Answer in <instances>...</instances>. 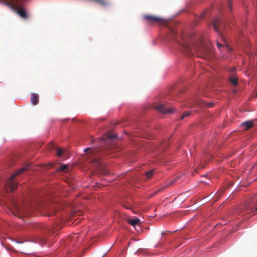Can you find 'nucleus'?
I'll list each match as a JSON object with an SVG mask.
<instances>
[{"label": "nucleus", "instance_id": "16", "mask_svg": "<svg viewBox=\"0 0 257 257\" xmlns=\"http://www.w3.org/2000/svg\"><path fill=\"white\" fill-rule=\"evenodd\" d=\"M190 114V112L189 111H186V112H185L181 116V119H183V118H184L185 117L189 116Z\"/></svg>", "mask_w": 257, "mask_h": 257}, {"label": "nucleus", "instance_id": "20", "mask_svg": "<svg viewBox=\"0 0 257 257\" xmlns=\"http://www.w3.org/2000/svg\"><path fill=\"white\" fill-rule=\"evenodd\" d=\"M221 24H222V27L221 28V30L222 29H224V25H225V24H223V22L222 21V20H221Z\"/></svg>", "mask_w": 257, "mask_h": 257}, {"label": "nucleus", "instance_id": "25", "mask_svg": "<svg viewBox=\"0 0 257 257\" xmlns=\"http://www.w3.org/2000/svg\"><path fill=\"white\" fill-rule=\"evenodd\" d=\"M96 162H97V164H98V165H100V162L99 160H96Z\"/></svg>", "mask_w": 257, "mask_h": 257}, {"label": "nucleus", "instance_id": "17", "mask_svg": "<svg viewBox=\"0 0 257 257\" xmlns=\"http://www.w3.org/2000/svg\"><path fill=\"white\" fill-rule=\"evenodd\" d=\"M227 6L230 11L232 10L231 0H227Z\"/></svg>", "mask_w": 257, "mask_h": 257}, {"label": "nucleus", "instance_id": "10", "mask_svg": "<svg viewBox=\"0 0 257 257\" xmlns=\"http://www.w3.org/2000/svg\"><path fill=\"white\" fill-rule=\"evenodd\" d=\"M57 156L59 157H63L65 154V150L63 149L56 148Z\"/></svg>", "mask_w": 257, "mask_h": 257}, {"label": "nucleus", "instance_id": "19", "mask_svg": "<svg viewBox=\"0 0 257 257\" xmlns=\"http://www.w3.org/2000/svg\"><path fill=\"white\" fill-rule=\"evenodd\" d=\"M217 47H218V49H220V47H222V46H222L221 44H220L218 42H217Z\"/></svg>", "mask_w": 257, "mask_h": 257}, {"label": "nucleus", "instance_id": "9", "mask_svg": "<svg viewBox=\"0 0 257 257\" xmlns=\"http://www.w3.org/2000/svg\"><path fill=\"white\" fill-rule=\"evenodd\" d=\"M128 222L131 225H133L134 227H135L140 223V220L139 218H136L133 219H130Z\"/></svg>", "mask_w": 257, "mask_h": 257}, {"label": "nucleus", "instance_id": "3", "mask_svg": "<svg viewBox=\"0 0 257 257\" xmlns=\"http://www.w3.org/2000/svg\"><path fill=\"white\" fill-rule=\"evenodd\" d=\"M213 27L215 32L220 35L222 34L221 33V28L222 27L221 20L219 18H215L213 22Z\"/></svg>", "mask_w": 257, "mask_h": 257}, {"label": "nucleus", "instance_id": "22", "mask_svg": "<svg viewBox=\"0 0 257 257\" xmlns=\"http://www.w3.org/2000/svg\"><path fill=\"white\" fill-rule=\"evenodd\" d=\"M90 150V148H86L84 149V152H87V151L88 150Z\"/></svg>", "mask_w": 257, "mask_h": 257}, {"label": "nucleus", "instance_id": "11", "mask_svg": "<svg viewBox=\"0 0 257 257\" xmlns=\"http://www.w3.org/2000/svg\"><path fill=\"white\" fill-rule=\"evenodd\" d=\"M170 40L175 41L176 43H179L177 39V33L175 31H173L172 36L170 37Z\"/></svg>", "mask_w": 257, "mask_h": 257}, {"label": "nucleus", "instance_id": "5", "mask_svg": "<svg viewBox=\"0 0 257 257\" xmlns=\"http://www.w3.org/2000/svg\"><path fill=\"white\" fill-rule=\"evenodd\" d=\"M253 126V122L251 120H247L242 122L240 124V127L244 130H247Z\"/></svg>", "mask_w": 257, "mask_h": 257}, {"label": "nucleus", "instance_id": "2", "mask_svg": "<svg viewBox=\"0 0 257 257\" xmlns=\"http://www.w3.org/2000/svg\"><path fill=\"white\" fill-rule=\"evenodd\" d=\"M157 110L163 113H172L173 112V109L171 107H167L165 104H161L155 107Z\"/></svg>", "mask_w": 257, "mask_h": 257}, {"label": "nucleus", "instance_id": "29", "mask_svg": "<svg viewBox=\"0 0 257 257\" xmlns=\"http://www.w3.org/2000/svg\"><path fill=\"white\" fill-rule=\"evenodd\" d=\"M255 210L257 211V207L256 208Z\"/></svg>", "mask_w": 257, "mask_h": 257}, {"label": "nucleus", "instance_id": "8", "mask_svg": "<svg viewBox=\"0 0 257 257\" xmlns=\"http://www.w3.org/2000/svg\"><path fill=\"white\" fill-rule=\"evenodd\" d=\"M39 101V96L36 93L32 94L31 98V102L33 105H36Z\"/></svg>", "mask_w": 257, "mask_h": 257}, {"label": "nucleus", "instance_id": "7", "mask_svg": "<svg viewBox=\"0 0 257 257\" xmlns=\"http://www.w3.org/2000/svg\"><path fill=\"white\" fill-rule=\"evenodd\" d=\"M45 209L49 216L55 214L57 211L55 207L53 206H46Z\"/></svg>", "mask_w": 257, "mask_h": 257}, {"label": "nucleus", "instance_id": "14", "mask_svg": "<svg viewBox=\"0 0 257 257\" xmlns=\"http://www.w3.org/2000/svg\"><path fill=\"white\" fill-rule=\"evenodd\" d=\"M230 81L233 85H236L238 83L237 78L235 76L231 77L230 78Z\"/></svg>", "mask_w": 257, "mask_h": 257}, {"label": "nucleus", "instance_id": "30", "mask_svg": "<svg viewBox=\"0 0 257 257\" xmlns=\"http://www.w3.org/2000/svg\"><path fill=\"white\" fill-rule=\"evenodd\" d=\"M256 97H257V94H256Z\"/></svg>", "mask_w": 257, "mask_h": 257}, {"label": "nucleus", "instance_id": "1", "mask_svg": "<svg viewBox=\"0 0 257 257\" xmlns=\"http://www.w3.org/2000/svg\"><path fill=\"white\" fill-rule=\"evenodd\" d=\"M28 169V166L23 167L10 177L7 182V185L9 187L12 191H14L18 186L17 182L14 180L15 177L16 176L22 173Z\"/></svg>", "mask_w": 257, "mask_h": 257}, {"label": "nucleus", "instance_id": "24", "mask_svg": "<svg viewBox=\"0 0 257 257\" xmlns=\"http://www.w3.org/2000/svg\"><path fill=\"white\" fill-rule=\"evenodd\" d=\"M160 147L162 148V149H164L166 148V145L164 146V145H162Z\"/></svg>", "mask_w": 257, "mask_h": 257}, {"label": "nucleus", "instance_id": "13", "mask_svg": "<svg viewBox=\"0 0 257 257\" xmlns=\"http://www.w3.org/2000/svg\"><path fill=\"white\" fill-rule=\"evenodd\" d=\"M12 0H0V3L11 8Z\"/></svg>", "mask_w": 257, "mask_h": 257}, {"label": "nucleus", "instance_id": "15", "mask_svg": "<svg viewBox=\"0 0 257 257\" xmlns=\"http://www.w3.org/2000/svg\"><path fill=\"white\" fill-rule=\"evenodd\" d=\"M153 174V170H151L150 171H149L148 172H146L145 173L146 177L149 179L150 178Z\"/></svg>", "mask_w": 257, "mask_h": 257}, {"label": "nucleus", "instance_id": "12", "mask_svg": "<svg viewBox=\"0 0 257 257\" xmlns=\"http://www.w3.org/2000/svg\"><path fill=\"white\" fill-rule=\"evenodd\" d=\"M68 167V165L67 164H63L59 166L57 168L58 171H62V172H65Z\"/></svg>", "mask_w": 257, "mask_h": 257}, {"label": "nucleus", "instance_id": "6", "mask_svg": "<svg viewBox=\"0 0 257 257\" xmlns=\"http://www.w3.org/2000/svg\"><path fill=\"white\" fill-rule=\"evenodd\" d=\"M144 19L148 20L149 22H152L153 21H162L163 19L159 17L146 15L144 16Z\"/></svg>", "mask_w": 257, "mask_h": 257}, {"label": "nucleus", "instance_id": "18", "mask_svg": "<svg viewBox=\"0 0 257 257\" xmlns=\"http://www.w3.org/2000/svg\"><path fill=\"white\" fill-rule=\"evenodd\" d=\"M117 137L116 135H109L108 136V139H114Z\"/></svg>", "mask_w": 257, "mask_h": 257}, {"label": "nucleus", "instance_id": "26", "mask_svg": "<svg viewBox=\"0 0 257 257\" xmlns=\"http://www.w3.org/2000/svg\"><path fill=\"white\" fill-rule=\"evenodd\" d=\"M124 207L125 208L127 209H130V207L125 206H124Z\"/></svg>", "mask_w": 257, "mask_h": 257}, {"label": "nucleus", "instance_id": "4", "mask_svg": "<svg viewBox=\"0 0 257 257\" xmlns=\"http://www.w3.org/2000/svg\"><path fill=\"white\" fill-rule=\"evenodd\" d=\"M193 105L194 106H199L202 107L203 106H206L208 107H212L213 105V103H206L203 100H201L198 97L195 98V99L193 100Z\"/></svg>", "mask_w": 257, "mask_h": 257}, {"label": "nucleus", "instance_id": "21", "mask_svg": "<svg viewBox=\"0 0 257 257\" xmlns=\"http://www.w3.org/2000/svg\"><path fill=\"white\" fill-rule=\"evenodd\" d=\"M175 181H176V180H174V179L172 180L171 181V183H170V184H174V183H175Z\"/></svg>", "mask_w": 257, "mask_h": 257}, {"label": "nucleus", "instance_id": "27", "mask_svg": "<svg viewBox=\"0 0 257 257\" xmlns=\"http://www.w3.org/2000/svg\"><path fill=\"white\" fill-rule=\"evenodd\" d=\"M18 242L19 243H22V242H20V241H18Z\"/></svg>", "mask_w": 257, "mask_h": 257}, {"label": "nucleus", "instance_id": "28", "mask_svg": "<svg viewBox=\"0 0 257 257\" xmlns=\"http://www.w3.org/2000/svg\"><path fill=\"white\" fill-rule=\"evenodd\" d=\"M104 255H105V254H103V255H102V257H104Z\"/></svg>", "mask_w": 257, "mask_h": 257}, {"label": "nucleus", "instance_id": "23", "mask_svg": "<svg viewBox=\"0 0 257 257\" xmlns=\"http://www.w3.org/2000/svg\"><path fill=\"white\" fill-rule=\"evenodd\" d=\"M235 70V68H232L231 69V72H234Z\"/></svg>", "mask_w": 257, "mask_h": 257}]
</instances>
